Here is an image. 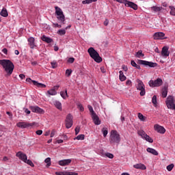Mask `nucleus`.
<instances>
[{"label":"nucleus","mask_w":175,"mask_h":175,"mask_svg":"<svg viewBox=\"0 0 175 175\" xmlns=\"http://www.w3.org/2000/svg\"><path fill=\"white\" fill-rule=\"evenodd\" d=\"M0 65L3 66L4 72H5V77H9L12 76L13 70H14V64L9 59H1L0 60Z\"/></svg>","instance_id":"obj_1"},{"label":"nucleus","mask_w":175,"mask_h":175,"mask_svg":"<svg viewBox=\"0 0 175 175\" xmlns=\"http://www.w3.org/2000/svg\"><path fill=\"white\" fill-rule=\"evenodd\" d=\"M120 142H121L120 133L116 130H112L109 136V143L111 144H120Z\"/></svg>","instance_id":"obj_2"},{"label":"nucleus","mask_w":175,"mask_h":175,"mask_svg":"<svg viewBox=\"0 0 175 175\" xmlns=\"http://www.w3.org/2000/svg\"><path fill=\"white\" fill-rule=\"evenodd\" d=\"M88 53H89L91 58L95 61V62H97L98 64H100V62H102V57H100L99 53L95 50V49L93 47L89 48Z\"/></svg>","instance_id":"obj_3"},{"label":"nucleus","mask_w":175,"mask_h":175,"mask_svg":"<svg viewBox=\"0 0 175 175\" xmlns=\"http://www.w3.org/2000/svg\"><path fill=\"white\" fill-rule=\"evenodd\" d=\"M55 9L57 20L61 21V23L63 24H65V15H64V12H62V10L58 6H55Z\"/></svg>","instance_id":"obj_4"},{"label":"nucleus","mask_w":175,"mask_h":175,"mask_svg":"<svg viewBox=\"0 0 175 175\" xmlns=\"http://www.w3.org/2000/svg\"><path fill=\"white\" fill-rule=\"evenodd\" d=\"M137 85H136L137 90L141 91L139 95L141 96H144L146 95V88L144 86V83L140 79H137Z\"/></svg>","instance_id":"obj_5"},{"label":"nucleus","mask_w":175,"mask_h":175,"mask_svg":"<svg viewBox=\"0 0 175 175\" xmlns=\"http://www.w3.org/2000/svg\"><path fill=\"white\" fill-rule=\"evenodd\" d=\"M137 64H138V65H144V66H148L149 68H157V66H158V64L157 63L142 59H138Z\"/></svg>","instance_id":"obj_6"},{"label":"nucleus","mask_w":175,"mask_h":175,"mask_svg":"<svg viewBox=\"0 0 175 175\" xmlns=\"http://www.w3.org/2000/svg\"><path fill=\"white\" fill-rule=\"evenodd\" d=\"M65 124H66V128L67 129H69L73 126V116L72 114L68 113L66 116V120H65Z\"/></svg>","instance_id":"obj_7"},{"label":"nucleus","mask_w":175,"mask_h":175,"mask_svg":"<svg viewBox=\"0 0 175 175\" xmlns=\"http://www.w3.org/2000/svg\"><path fill=\"white\" fill-rule=\"evenodd\" d=\"M167 107L171 110H175L174 98L169 96L166 100Z\"/></svg>","instance_id":"obj_8"},{"label":"nucleus","mask_w":175,"mask_h":175,"mask_svg":"<svg viewBox=\"0 0 175 175\" xmlns=\"http://www.w3.org/2000/svg\"><path fill=\"white\" fill-rule=\"evenodd\" d=\"M148 84L150 87L154 88V87H161L162 84H163V81H162V79L158 78L154 81L150 80L148 82Z\"/></svg>","instance_id":"obj_9"},{"label":"nucleus","mask_w":175,"mask_h":175,"mask_svg":"<svg viewBox=\"0 0 175 175\" xmlns=\"http://www.w3.org/2000/svg\"><path fill=\"white\" fill-rule=\"evenodd\" d=\"M34 125L35 123H28L25 122H19L16 124V126H18V128H21V129H25V128H29Z\"/></svg>","instance_id":"obj_10"},{"label":"nucleus","mask_w":175,"mask_h":175,"mask_svg":"<svg viewBox=\"0 0 175 175\" xmlns=\"http://www.w3.org/2000/svg\"><path fill=\"white\" fill-rule=\"evenodd\" d=\"M29 109L33 113H38L39 114H43L44 113V111L38 106H31Z\"/></svg>","instance_id":"obj_11"},{"label":"nucleus","mask_w":175,"mask_h":175,"mask_svg":"<svg viewBox=\"0 0 175 175\" xmlns=\"http://www.w3.org/2000/svg\"><path fill=\"white\" fill-rule=\"evenodd\" d=\"M16 157L21 159V161H23V162H25L27 159H28V157H27V154H24L23 152L19 151L16 153Z\"/></svg>","instance_id":"obj_12"},{"label":"nucleus","mask_w":175,"mask_h":175,"mask_svg":"<svg viewBox=\"0 0 175 175\" xmlns=\"http://www.w3.org/2000/svg\"><path fill=\"white\" fill-rule=\"evenodd\" d=\"M154 131L158 132V133H161L162 135H163V133L166 132V129H165L163 126H160L159 124H155L154 126Z\"/></svg>","instance_id":"obj_13"},{"label":"nucleus","mask_w":175,"mask_h":175,"mask_svg":"<svg viewBox=\"0 0 175 175\" xmlns=\"http://www.w3.org/2000/svg\"><path fill=\"white\" fill-rule=\"evenodd\" d=\"M124 5L127 8H131V9H133V10H137V5L132 1H129L127 0Z\"/></svg>","instance_id":"obj_14"},{"label":"nucleus","mask_w":175,"mask_h":175,"mask_svg":"<svg viewBox=\"0 0 175 175\" xmlns=\"http://www.w3.org/2000/svg\"><path fill=\"white\" fill-rule=\"evenodd\" d=\"M154 39H155L156 40H162V39H166V38H165V34L163 32H157L155 33L153 36Z\"/></svg>","instance_id":"obj_15"},{"label":"nucleus","mask_w":175,"mask_h":175,"mask_svg":"<svg viewBox=\"0 0 175 175\" xmlns=\"http://www.w3.org/2000/svg\"><path fill=\"white\" fill-rule=\"evenodd\" d=\"M72 162V159H63V160H60L58 162V164L60 166H68V165H69L70 163H71Z\"/></svg>","instance_id":"obj_16"},{"label":"nucleus","mask_w":175,"mask_h":175,"mask_svg":"<svg viewBox=\"0 0 175 175\" xmlns=\"http://www.w3.org/2000/svg\"><path fill=\"white\" fill-rule=\"evenodd\" d=\"M170 52H169V47L165 46H163L161 51V55L162 57H169Z\"/></svg>","instance_id":"obj_17"},{"label":"nucleus","mask_w":175,"mask_h":175,"mask_svg":"<svg viewBox=\"0 0 175 175\" xmlns=\"http://www.w3.org/2000/svg\"><path fill=\"white\" fill-rule=\"evenodd\" d=\"M27 42L30 49H33L35 47H36V45L35 44V38L33 37H30L28 38Z\"/></svg>","instance_id":"obj_18"},{"label":"nucleus","mask_w":175,"mask_h":175,"mask_svg":"<svg viewBox=\"0 0 175 175\" xmlns=\"http://www.w3.org/2000/svg\"><path fill=\"white\" fill-rule=\"evenodd\" d=\"M92 118L95 125H100V120H99V117L98 116V115H96V113H95L94 115H92Z\"/></svg>","instance_id":"obj_19"},{"label":"nucleus","mask_w":175,"mask_h":175,"mask_svg":"<svg viewBox=\"0 0 175 175\" xmlns=\"http://www.w3.org/2000/svg\"><path fill=\"white\" fill-rule=\"evenodd\" d=\"M41 40H42V42H45V43H53V39L50 37H47L44 35H43L41 37Z\"/></svg>","instance_id":"obj_20"},{"label":"nucleus","mask_w":175,"mask_h":175,"mask_svg":"<svg viewBox=\"0 0 175 175\" xmlns=\"http://www.w3.org/2000/svg\"><path fill=\"white\" fill-rule=\"evenodd\" d=\"M55 174L57 175H79V174L76 172H56Z\"/></svg>","instance_id":"obj_21"},{"label":"nucleus","mask_w":175,"mask_h":175,"mask_svg":"<svg viewBox=\"0 0 175 175\" xmlns=\"http://www.w3.org/2000/svg\"><path fill=\"white\" fill-rule=\"evenodd\" d=\"M133 167H135V169H140L141 170H146V169H147L146 165L142 163L135 164L133 165Z\"/></svg>","instance_id":"obj_22"},{"label":"nucleus","mask_w":175,"mask_h":175,"mask_svg":"<svg viewBox=\"0 0 175 175\" xmlns=\"http://www.w3.org/2000/svg\"><path fill=\"white\" fill-rule=\"evenodd\" d=\"M33 85H36L38 88H46V85L42 83H39L36 81H33Z\"/></svg>","instance_id":"obj_23"},{"label":"nucleus","mask_w":175,"mask_h":175,"mask_svg":"<svg viewBox=\"0 0 175 175\" xmlns=\"http://www.w3.org/2000/svg\"><path fill=\"white\" fill-rule=\"evenodd\" d=\"M146 151L148 152H150V154H152V155H159L158 151H157L155 149L152 148H148L146 149Z\"/></svg>","instance_id":"obj_24"},{"label":"nucleus","mask_w":175,"mask_h":175,"mask_svg":"<svg viewBox=\"0 0 175 175\" xmlns=\"http://www.w3.org/2000/svg\"><path fill=\"white\" fill-rule=\"evenodd\" d=\"M0 16H1L2 17H8V16H9V14H8V10L3 8L0 12Z\"/></svg>","instance_id":"obj_25"},{"label":"nucleus","mask_w":175,"mask_h":175,"mask_svg":"<svg viewBox=\"0 0 175 175\" xmlns=\"http://www.w3.org/2000/svg\"><path fill=\"white\" fill-rule=\"evenodd\" d=\"M119 73H120L119 79L120 81H125L126 80V77L124 75V72H122V70H120Z\"/></svg>","instance_id":"obj_26"},{"label":"nucleus","mask_w":175,"mask_h":175,"mask_svg":"<svg viewBox=\"0 0 175 175\" xmlns=\"http://www.w3.org/2000/svg\"><path fill=\"white\" fill-rule=\"evenodd\" d=\"M135 57L136 58H143V57H144V53H143V51H142V50L138 51L135 53Z\"/></svg>","instance_id":"obj_27"},{"label":"nucleus","mask_w":175,"mask_h":175,"mask_svg":"<svg viewBox=\"0 0 175 175\" xmlns=\"http://www.w3.org/2000/svg\"><path fill=\"white\" fill-rule=\"evenodd\" d=\"M163 8L162 7H158V6H152L150 8V10H152L153 12H161Z\"/></svg>","instance_id":"obj_28"},{"label":"nucleus","mask_w":175,"mask_h":175,"mask_svg":"<svg viewBox=\"0 0 175 175\" xmlns=\"http://www.w3.org/2000/svg\"><path fill=\"white\" fill-rule=\"evenodd\" d=\"M161 94L163 98H166V96H167V88H163L161 90Z\"/></svg>","instance_id":"obj_29"},{"label":"nucleus","mask_w":175,"mask_h":175,"mask_svg":"<svg viewBox=\"0 0 175 175\" xmlns=\"http://www.w3.org/2000/svg\"><path fill=\"white\" fill-rule=\"evenodd\" d=\"M56 108L58 109V110H62V104L59 101H55L54 103Z\"/></svg>","instance_id":"obj_30"},{"label":"nucleus","mask_w":175,"mask_h":175,"mask_svg":"<svg viewBox=\"0 0 175 175\" xmlns=\"http://www.w3.org/2000/svg\"><path fill=\"white\" fill-rule=\"evenodd\" d=\"M60 95L63 99H66L68 98V90L66 89L65 92H61Z\"/></svg>","instance_id":"obj_31"},{"label":"nucleus","mask_w":175,"mask_h":175,"mask_svg":"<svg viewBox=\"0 0 175 175\" xmlns=\"http://www.w3.org/2000/svg\"><path fill=\"white\" fill-rule=\"evenodd\" d=\"M131 65L133 66V68H135L136 69H139L140 70V65H137V64H136V62H135V60H131Z\"/></svg>","instance_id":"obj_32"},{"label":"nucleus","mask_w":175,"mask_h":175,"mask_svg":"<svg viewBox=\"0 0 175 175\" xmlns=\"http://www.w3.org/2000/svg\"><path fill=\"white\" fill-rule=\"evenodd\" d=\"M144 139L145 140H146V142H148L149 143H153L154 140L152 139V138H151L148 135H146V136L144 137Z\"/></svg>","instance_id":"obj_33"},{"label":"nucleus","mask_w":175,"mask_h":175,"mask_svg":"<svg viewBox=\"0 0 175 175\" xmlns=\"http://www.w3.org/2000/svg\"><path fill=\"white\" fill-rule=\"evenodd\" d=\"M45 163L46 164V167H49V166H51V159L50 157L46 158L44 160Z\"/></svg>","instance_id":"obj_34"},{"label":"nucleus","mask_w":175,"mask_h":175,"mask_svg":"<svg viewBox=\"0 0 175 175\" xmlns=\"http://www.w3.org/2000/svg\"><path fill=\"white\" fill-rule=\"evenodd\" d=\"M25 163H27L29 166H31V167H35V165L33 164L32 161H31V160H29L28 159H26V161H25Z\"/></svg>","instance_id":"obj_35"},{"label":"nucleus","mask_w":175,"mask_h":175,"mask_svg":"<svg viewBox=\"0 0 175 175\" xmlns=\"http://www.w3.org/2000/svg\"><path fill=\"white\" fill-rule=\"evenodd\" d=\"M96 1L98 0H84L82 1V3L83 5H87V4L88 5L90 3H92V2H96Z\"/></svg>","instance_id":"obj_36"},{"label":"nucleus","mask_w":175,"mask_h":175,"mask_svg":"<svg viewBox=\"0 0 175 175\" xmlns=\"http://www.w3.org/2000/svg\"><path fill=\"white\" fill-rule=\"evenodd\" d=\"M47 94H49V95H57V91L55 90V89H51L50 90L47 91Z\"/></svg>","instance_id":"obj_37"},{"label":"nucleus","mask_w":175,"mask_h":175,"mask_svg":"<svg viewBox=\"0 0 175 175\" xmlns=\"http://www.w3.org/2000/svg\"><path fill=\"white\" fill-rule=\"evenodd\" d=\"M88 109H89L90 112L91 113V116H94L96 114L95 111H94V108H92V106L91 105H88Z\"/></svg>","instance_id":"obj_38"},{"label":"nucleus","mask_w":175,"mask_h":175,"mask_svg":"<svg viewBox=\"0 0 175 175\" xmlns=\"http://www.w3.org/2000/svg\"><path fill=\"white\" fill-rule=\"evenodd\" d=\"M102 133L103 134V137H106V136H107V134L109 133V131L107 130V128H103L102 129Z\"/></svg>","instance_id":"obj_39"},{"label":"nucleus","mask_w":175,"mask_h":175,"mask_svg":"<svg viewBox=\"0 0 175 175\" xmlns=\"http://www.w3.org/2000/svg\"><path fill=\"white\" fill-rule=\"evenodd\" d=\"M138 118L140 121H146V117L142 114V113H138Z\"/></svg>","instance_id":"obj_40"},{"label":"nucleus","mask_w":175,"mask_h":175,"mask_svg":"<svg viewBox=\"0 0 175 175\" xmlns=\"http://www.w3.org/2000/svg\"><path fill=\"white\" fill-rule=\"evenodd\" d=\"M170 14H171V16H175V8L174 6L170 5Z\"/></svg>","instance_id":"obj_41"},{"label":"nucleus","mask_w":175,"mask_h":175,"mask_svg":"<svg viewBox=\"0 0 175 175\" xmlns=\"http://www.w3.org/2000/svg\"><path fill=\"white\" fill-rule=\"evenodd\" d=\"M152 103H153L154 107H157V96L155 95L152 96Z\"/></svg>","instance_id":"obj_42"},{"label":"nucleus","mask_w":175,"mask_h":175,"mask_svg":"<svg viewBox=\"0 0 175 175\" xmlns=\"http://www.w3.org/2000/svg\"><path fill=\"white\" fill-rule=\"evenodd\" d=\"M77 108L80 110V111H84V107H83V105H81V103H77Z\"/></svg>","instance_id":"obj_43"},{"label":"nucleus","mask_w":175,"mask_h":175,"mask_svg":"<svg viewBox=\"0 0 175 175\" xmlns=\"http://www.w3.org/2000/svg\"><path fill=\"white\" fill-rule=\"evenodd\" d=\"M138 135L142 137V139H144V137L147 135L146 132L144 131H138Z\"/></svg>","instance_id":"obj_44"},{"label":"nucleus","mask_w":175,"mask_h":175,"mask_svg":"<svg viewBox=\"0 0 175 175\" xmlns=\"http://www.w3.org/2000/svg\"><path fill=\"white\" fill-rule=\"evenodd\" d=\"M173 167H174V164L171 163L167 166V170H168V172H172V170H173Z\"/></svg>","instance_id":"obj_45"},{"label":"nucleus","mask_w":175,"mask_h":175,"mask_svg":"<svg viewBox=\"0 0 175 175\" xmlns=\"http://www.w3.org/2000/svg\"><path fill=\"white\" fill-rule=\"evenodd\" d=\"M58 35L62 36L65 35L66 33V30L65 29H59L57 31Z\"/></svg>","instance_id":"obj_46"},{"label":"nucleus","mask_w":175,"mask_h":175,"mask_svg":"<svg viewBox=\"0 0 175 175\" xmlns=\"http://www.w3.org/2000/svg\"><path fill=\"white\" fill-rule=\"evenodd\" d=\"M84 137H85V135H84V134H81V135H79L76 139L77 140H84Z\"/></svg>","instance_id":"obj_47"},{"label":"nucleus","mask_w":175,"mask_h":175,"mask_svg":"<svg viewBox=\"0 0 175 175\" xmlns=\"http://www.w3.org/2000/svg\"><path fill=\"white\" fill-rule=\"evenodd\" d=\"M105 157H107V158H109L110 159H113V158H114V155L109 152L105 153Z\"/></svg>","instance_id":"obj_48"},{"label":"nucleus","mask_w":175,"mask_h":175,"mask_svg":"<svg viewBox=\"0 0 175 175\" xmlns=\"http://www.w3.org/2000/svg\"><path fill=\"white\" fill-rule=\"evenodd\" d=\"M51 65L53 69H55V68H57V66H58V64H57V63L54 61L51 62Z\"/></svg>","instance_id":"obj_49"},{"label":"nucleus","mask_w":175,"mask_h":175,"mask_svg":"<svg viewBox=\"0 0 175 175\" xmlns=\"http://www.w3.org/2000/svg\"><path fill=\"white\" fill-rule=\"evenodd\" d=\"M70 75H72V70L67 69L66 70V75L67 76V77H69Z\"/></svg>","instance_id":"obj_50"},{"label":"nucleus","mask_w":175,"mask_h":175,"mask_svg":"<svg viewBox=\"0 0 175 175\" xmlns=\"http://www.w3.org/2000/svg\"><path fill=\"white\" fill-rule=\"evenodd\" d=\"M68 62L69 64H73V62H75V58L74 57H70L68 59Z\"/></svg>","instance_id":"obj_51"},{"label":"nucleus","mask_w":175,"mask_h":175,"mask_svg":"<svg viewBox=\"0 0 175 175\" xmlns=\"http://www.w3.org/2000/svg\"><path fill=\"white\" fill-rule=\"evenodd\" d=\"M75 131V135H79V133L80 132V127L77 126Z\"/></svg>","instance_id":"obj_52"},{"label":"nucleus","mask_w":175,"mask_h":175,"mask_svg":"<svg viewBox=\"0 0 175 175\" xmlns=\"http://www.w3.org/2000/svg\"><path fill=\"white\" fill-rule=\"evenodd\" d=\"M117 2H119V3H126L127 0H116Z\"/></svg>","instance_id":"obj_53"},{"label":"nucleus","mask_w":175,"mask_h":175,"mask_svg":"<svg viewBox=\"0 0 175 175\" xmlns=\"http://www.w3.org/2000/svg\"><path fill=\"white\" fill-rule=\"evenodd\" d=\"M122 69H123V70H124V72H128V67H126V66H125V65L122 66Z\"/></svg>","instance_id":"obj_54"},{"label":"nucleus","mask_w":175,"mask_h":175,"mask_svg":"<svg viewBox=\"0 0 175 175\" xmlns=\"http://www.w3.org/2000/svg\"><path fill=\"white\" fill-rule=\"evenodd\" d=\"M36 135H38V136H40V135H42V133H43V131L42 130H38L36 132Z\"/></svg>","instance_id":"obj_55"},{"label":"nucleus","mask_w":175,"mask_h":175,"mask_svg":"<svg viewBox=\"0 0 175 175\" xmlns=\"http://www.w3.org/2000/svg\"><path fill=\"white\" fill-rule=\"evenodd\" d=\"M2 52L5 54V55H8V49L4 48L2 49Z\"/></svg>","instance_id":"obj_56"},{"label":"nucleus","mask_w":175,"mask_h":175,"mask_svg":"<svg viewBox=\"0 0 175 175\" xmlns=\"http://www.w3.org/2000/svg\"><path fill=\"white\" fill-rule=\"evenodd\" d=\"M19 77L21 79V80H24V79H25V75L24 74H20Z\"/></svg>","instance_id":"obj_57"},{"label":"nucleus","mask_w":175,"mask_h":175,"mask_svg":"<svg viewBox=\"0 0 175 175\" xmlns=\"http://www.w3.org/2000/svg\"><path fill=\"white\" fill-rule=\"evenodd\" d=\"M55 135V130H53L51 133V137H54Z\"/></svg>","instance_id":"obj_58"},{"label":"nucleus","mask_w":175,"mask_h":175,"mask_svg":"<svg viewBox=\"0 0 175 175\" xmlns=\"http://www.w3.org/2000/svg\"><path fill=\"white\" fill-rule=\"evenodd\" d=\"M26 81L27 83H33V80L31 79V78H27Z\"/></svg>","instance_id":"obj_59"},{"label":"nucleus","mask_w":175,"mask_h":175,"mask_svg":"<svg viewBox=\"0 0 175 175\" xmlns=\"http://www.w3.org/2000/svg\"><path fill=\"white\" fill-rule=\"evenodd\" d=\"M126 84L127 85H131V84H132V81H131V80H127V81H126Z\"/></svg>","instance_id":"obj_60"},{"label":"nucleus","mask_w":175,"mask_h":175,"mask_svg":"<svg viewBox=\"0 0 175 175\" xmlns=\"http://www.w3.org/2000/svg\"><path fill=\"white\" fill-rule=\"evenodd\" d=\"M104 25H105V27H107V25H109V20L106 19L104 21Z\"/></svg>","instance_id":"obj_61"},{"label":"nucleus","mask_w":175,"mask_h":175,"mask_svg":"<svg viewBox=\"0 0 175 175\" xmlns=\"http://www.w3.org/2000/svg\"><path fill=\"white\" fill-rule=\"evenodd\" d=\"M53 25L56 27L57 28H61L62 26L61 25H59L58 23H53Z\"/></svg>","instance_id":"obj_62"},{"label":"nucleus","mask_w":175,"mask_h":175,"mask_svg":"<svg viewBox=\"0 0 175 175\" xmlns=\"http://www.w3.org/2000/svg\"><path fill=\"white\" fill-rule=\"evenodd\" d=\"M25 113H26V114H31V111H29L28 109H25Z\"/></svg>","instance_id":"obj_63"},{"label":"nucleus","mask_w":175,"mask_h":175,"mask_svg":"<svg viewBox=\"0 0 175 175\" xmlns=\"http://www.w3.org/2000/svg\"><path fill=\"white\" fill-rule=\"evenodd\" d=\"M7 161H9V158H8V157H4L3 158V162H7Z\"/></svg>","instance_id":"obj_64"}]
</instances>
